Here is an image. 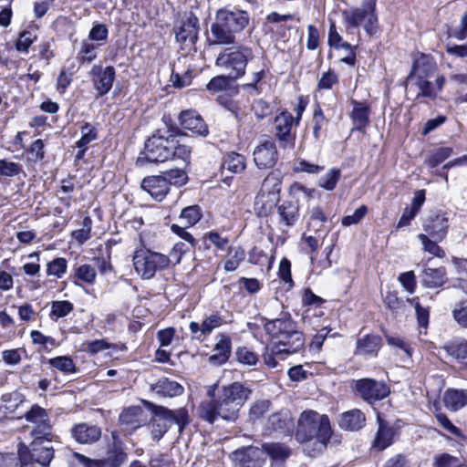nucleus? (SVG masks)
Instances as JSON below:
<instances>
[{"mask_svg":"<svg viewBox=\"0 0 467 467\" xmlns=\"http://www.w3.org/2000/svg\"><path fill=\"white\" fill-rule=\"evenodd\" d=\"M251 393L252 390L240 382L222 387L212 386L207 391L211 400L201 402L198 407V416L210 424L214 423L218 419L234 422Z\"/></svg>","mask_w":467,"mask_h":467,"instance_id":"obj_1","label":"nucleus"},{"mask_svg":"<svg viewBox=\"0 0 467 467\" xmlns=\"http://www.w3.org/2000/svg\"><path fill=\"white\" fill-rule=\"evenodd\" d=\"M273 305L282 308L280 317H260L264 330L273 346V353L289 355L298 352L305 345L303 332L299 329L297 322L292 318L291 314L284 311L282 304L275 300Z\"/></svg>","mask_w":467,"mask_h":467,"instance_id":"obj_2","label":"nucleus"},{"mask_svg":"<svg viewBox=\"0 0 467 467\" xmlns=\"http://www.w3.org/2000/svg\"><path fill=\"white\" fill-rule=\"evenodd\" d=\"M332 429L330 420L326 414L315 410H304L298 419L296 439L301 443L315 440L317 451H322L331 438Z\"/></svg>","mask_w":467,"mask_h":467,"instance_id":"obj_3","label":"nucleus"},{"mask_svg":"<svg viewBox=\"0 0 467 467\" xmlns=\"http://www.w3.org/2000/svg\"><path fill=\"white\" fill-rule=\"evenodd\" d=\"M142 403L155 417L150 420L151 424V437L155 441H160L169 431V423H175L180 433L190 423L189 412L185 408L170 410L148 400H142Z\"/></svg>","mask_w":467,"mask_h":467,"instance_id":"obj_4","label":"nucleus"},{"mask_svg":"<svg viewBox=\"0 0 467 467\" xmlns=\"http://www.w3.org/2000/svg\"><path fill=\"white\" fill-rule=\"evenodd\" d=\"M253 58V49L240 45L221 51L216 57L215 66L226 71L233 79H238L245 74L246 66Z\"/></svg>","mask_w":467,"mask_h":467,"instance_id":"obj_5","label":"nucleus"},{"mask_svg":"<svg viewBox=\"0 0 467 467\" xmlns=\"http://www.w3.org/2000/svg\"><path fill=\"white\" fill-rule=\"evenodd\" d=\"M52 434L31 436L32 441L28 446L20 445L18 455L26 467H32L35 463L42 467L49 466L54 458L55 450L52 446Z\"/></svg>","mask_w":467,"mask_h":467,"instance_id":"obj_6","label":"nucleus"},{"mask_svg":"<svg viewBox=\"0 0 467 467\" xmlns=\"http://www.w3.org/2000/svg\"><path fill=\"white\" fill-rule=\"evenodd\" d=\"M376 5L377 0H363L359 7L343 10L342 16L347 30L357 28L362 25L368 35L376 34L379 28Z\"/></svg>","mask_w":467,"mask_h":467,"instance_id":"obj_7","label":"nucleus"},{"mask_svg":"<svg viewBox=\"0 0 467 467\" xmlns=\"http://www.w3.org/2000/svg\"><path fill=\"white\" fill-rule=\"evenodd\" d=\"M171 143L165 140L162 130L159 129L145 141L144 150L140 153L136 165L159 163L171 160Z\"/></svg>","mask_w":467,"mask_h":467,"instance_id":"obj_8","label":"nucleus"},{"mask_svg":"<svg viewBox=\"0 0 467 467\" xmlns=\"http://www.w3.org/2000/svg\"><path fill=\"white\" fill-rule=\"evenodd\" d=\"M172 32L181 50L187 53L195 50V45L199 40V18L193 12L185 13L174 25Z\"/></svg>","mask_w":467,"mask_h":467,"instance_id":"obj_9","label":"nucleus"},{"mask_svg":"<svg viewBox=\"0 0 467 467\" xmlns=\"http://www.w3.org/2000/svg\"><path fill=\"white\" fill-rule=\"evenodd\" d=\"M133 266L142 279H151L158 271L168 267L166 255L149 249L136 250L133 255Z\"/></svg>","mask_w":467,"mask_h":467,"instance_id":"obj_10","label":"nucleus"},{"mask_svg":"<svg viewBox=\"0 0 467 467\" xmlns=\"http://www.w3.org/2000/svg\"><path fill=\"white\" fill-rule=\"evenodd\" d=\"M351 389L356 396L369 404L387 398L390 392L389 386L385 382L372 379L353 380Z\"/></svg>","mask_w":467,"mask_h":467,"instance_id":"obj_11","label":"nucleus"},{"mask_svg":"<svg viewBox=\"0 0 467 467\" xmlns=\"http://www.w3.org/2000/svg\"><path fill=\"white\" fill-rule=\"evenodd\" d=\"M275 135L283 148L293 149L295 146L296 135L292 133V128L296 125L293 115L285 110L275 118Z\"/></svg>","mask_w":467,"mask_h":467,"instance_id":"obj_12","label":"nucleus"},{"mask_svg":"<svg viewBox=\"0 0 467 467\" xmlns=\"http://www.w3.org/2000/svg\"><path fill=\"white\" fill-rule=\"evenodd\" d=\"M93 87L98 97H102L109 92L115 80L116 70L114 67H103L100 65H94L89 72Z\"/></svg>","mask_w":467,"mask_h":467,"instance_id":"obj_13","label":"nucleus"},{"mask_svg":"<svg viewBox=\"0 0 467 467\" xmlns=\"http://www.w3.org/2000/svg\"><path fill=\"white\" fill-rule=\"evenodd\" d=\"M26 421L34 424L30 436H47L52 433V425L49 416L45 409L37 404H34L25 414Z\"/></svg>","mask_w":467,"mask_h":467,"instance_id":"obj_14","label":"nucleus"},{"mask_svg":"<svg viewBox=\"0 0 467 467\" xmlns=\"http://www.w3.org/2000/svg\"><path fill=\"white\" fill-rule=\"evenodd\" d=\"M215 16L235 34L242 32L249 24V14L241 9L220 8Z\"/></svg>","mask_w":467,"mask_h":467,"instance_id":"obj_15","label":"nucleus"},{"mask_svg":"<svg viewBox=\"0 0 467 467\" xmlns=\"http://www.w3.org/2000/svg\"><path fill=\"white\" fill-rule=\"evenodd\" d=\"M425 234L431 238L442 241L445 239L449 229V217L447 213L438 212L430 214L423 225Z\"/></svg>","mask_w":467,"mask_h":467,"instance_id":"obj_16","label":"nucleus"},{"mask_svg":"<svg viewBox=\"0 0 467 467\" xmlns=\"http://www.w3.org/2000/svg\"><path fill=\"white\" fill-rule=\"evenodd\" d=\"M278 161V151L275 142L266 140L254 150V161L259 169L273 168Z\"/></svg>","mask_w":467,"mask_h":467,"instance_id":"obj_17","label":"nucleus"},{"mask_svg":"<svg viewBox=\"0 0 467 467\" xmlns=\"http://www.w3.org/2000/svg\"><path fill=\"white\" fill-rule=\"evenodd\" d=\"M206 41L210 47L230 46L235 44L236 34L215 16L214 22L211 25V34Z\"/></svg>","mask_w":467,"mask_h":467,"instance_id":"obj_18","label":"nucleus"},{"mask_svg":"<svg viewBox=\"0 0 467 467\" xmlns=\"http://www.w3.org/2000/svg\"><path fill=\"white\" fill-rule=\"evenodd\" d=\"M436 70L435 60L430 56L421 54L412 64L411 70L406 78V86L413 79L432 78Z\"/></svg>","mask_w":467,"mask_h":467,"instance_id":"obj_19","label":"nucleus"},{"mask_svg":"<svg viewBox=\"0 0 467 467\" xmlns=\"http://www.w3.org/2000/svg\"><path fill=\"white\" fill-rule=\"evenodd\" d=\"M445 82V78L441 75L436 78L434 82H431L430 78H419L410 81L409 85L418 89L416 99L422 97L434 100L443 88Z\"/></svg>","mask_w":467,"mask_h":467,"instance_id":"obj_20","label":"nucleus"},{"mask_svg":"<svg viewBox=\"0 0 467 467\" xmlns=\"http://www.w3.org/2000/svg\"><path fill=\"white\" fill-rule=\"evenodd\" d=\"M234 457L240 467H261L265 462L264 450L254 446L236 450Z\"/></svg>","mask_w":467,"mask_h":467,"instance_id":"obj_21","label":"nucleus"},{"mask_svg":"<svg viewBox=\"0 0 467 467\" xmlns=\"http://www.w3.org/2000/svg\"><path fill=\"white\" fill-rule=\"evenodd\" d=\"M141 188L158 202H161L170 192L169 183L161 174L144 178Z\"/></svg>","mask_w":467,"mask_h":467,"instance_id":"obj_22","label":"nucleus"},{"mask_svg":"<svg viewBox=\"0 0 467 467\" xmlns=\"http://www.w3.org/2000/svg\"><path fill=\"white\" fill-rule=\"evenodd\" d=\"M181 126L199 136L208 135V127L202 118L195 110H184L179 115Z\"/></svg>","mask_w":467,"mask_h":467,"instance_id":"obj_23","label":"nucleus"},{"mask_svg":"<svg viewBox=\"0 0 467 467\" xmlns=\"http://www.w3.org/2000/svg\"><path fill=\"white\" fill-rule=\"evenodd\" d=\"M379 428L374 439L372 447L378 451H383L390 446L394 441L396 430L389 421L378 416Z\"/></svg>","mask_w":467,"mask_h":467,"instance_id":"obj_24","label":"nucleus"},{"mask_svg":"<svg viewBox=\"0 0 467 467\" xmlns=\"http://www.w3.org/2000/svg\"><path fill=\"white\" fill-rule=\"evenodd\" d=\"M420 276L422 285L427 288L441 287L448 280L447 271L443 266L437 268L424 266Z\"/></svg>","mask_w":467,"mask_h":467,"instance_id":"obj_25","label":"nucleus"},{"mask_svg":"<svg viewBox=\"0 0 467 467\" xmlns=\"http://www.w3.org/2000/svg\"><path fill=\"white\" fill-rule=\"evenodd\" d=\"M119 421L130 429L136 430L148 422L144 410L140 406H132L124 410L119 415Z\"/></svg>","mask_w":467,"mask_h":467,"instance_id":"obj_26","label":"nucleus"},{"mask_svg":"<svg viewBox=\"0 0 467 467\" xmlns=\"http://www.w3.org/2000/svg\"><path fill=\"white\" fill-rule=\"evenodd\" d=\"M71 433L78 443L90 444L99 440L101 430L96 425L79 423L72 428Z\"/></svg>","mask_w":467,"mask_h":467,"instance_id":"obj_27","label":"nucleus"},{"mask_svg":"<svg viewBox=\"0 0 467 467\" xmlns=\"http://www.w3.org/2000/svg\"><path fill=\"white\" fill-rule=\"evenodd\" d=\"M366 416L358 409H353L339 415L338 425L341 429L355 431L365 426Z\"/></svg>","mask_w":467,"mask_h":467,"instance_id":"obj_28","label":"nucleus"},{"mask_svg":"<svg viewBox=\"0 0 467 467\" xmlns=\"http://www.w3.org/2000/svg\"><path fill=\"white\" fill-rule=\"evenodd\" d=\"M150 389L160 397L173 398L182 395L184 388L177 381L161 378L157 382L150 384Z\"/></svg>","mask_w":467,"mask_h":467,"instance_id":"obj_29","label":"nucleus"},{"mask_svg":"<svg viewBox=\"0 0 467 467\" xmlns=\"http://www.w3.org/2000/svg\"><path fill=\"white\" fill-rule=\"evenodd\" d=\"M353 109L350 118L354 124L353 130L362 131L369 124V106L364 102L352 100Z\"/></svg>","mask_w":467,"mask_h":467,"instance_id":"obj_30","label":"nucleus"},{"mask_svg":"<svg viewBox=\"0 0 467 467\" xmlns=\"http://www.w3.org/2000/svg\"><path fill=\"white\" fill-rule=\"evenodd\" d=\"M381 347V337L368 334L357 340L355 354L359 356L376 355Z\"/></svg>","mask_w":467,"mask_h":467,"instance_id":"obj_31","label":"nucleus"},{"mask_svg":"<svg viewBox=\"0 0 467 467\" xmlns=\"http://www.w3.org/2000/svg\"><path fill=\"white\" fill-rule=\"evenodd\" d=\"M442 348L453 359L467 366V340L455 338L445 343Z\"/></svg>","mask_w":467,"mask_h":467,"instance_id":"obj_32","label":"nucleus"},{"mask_svg":"<svg viewBox=\"0 0 467 467\" xmlns=\"http://www.w3.org/2000/svg\"><path fill=\"white\" fill-rule=\"evenodd\" d=\"M231 348V339L224 335H221V338L213 349L215 353L209 358L210 362L218 366L224 364L230 357Z\"/></svg>","mask_w":467,"mask_h":467,"instance_id":"obj_33","label":"nucleus"},{"mask_svg":"<svg viewBox=\"0 0 467 467\" xmlns=\"http://www.w3.org/2000/svg\"><path fill=\"white\" fill-rule=\"evenodd\" d=\"M443 401L446 408L457 411L467 404V390L449 389L444 394Z\"/></svg>","mask_w":467,"mask_h":467,"instance_id":"obj_34","label":"nucleus"},{"mask_svg":"<svg viewBox=\"0 0 467 467\" xmlns=\"http://www.w3.org/2000/svg\"><path fill=\"white\" fill-rule=\"evenodd\" d=\"M292 427V417L287 410L273 413L268 419V428L273 431L285 432Z\"/></svg>","mask_w":467,"mask_h":467,"instance_id":"obj_35","label":"nucleus"},{"mask_svg":"<svg viewBox=\"0 0 467 467\" xmlns=\"http://www.w3.org/2000/svg\"><path fill=\"white\" fill-rule=\"evenodd\" d=\"M281 223L292 226L298 219V205L294 202H284L277 208Z\"/></svg>","mask_w":467,"mask_h":467,"instance_id":"obj_36","label":"nucleus"},{"mask_svg":"<svg viewBox=\"0 0 467 467\" xmlns=\"http://www.w3.org/2000/svg\"><path fill=\"white\" fill-rule=\"evenodd\" d=\"M327 119L323 114L321 108L317 105L313 113L312 134L316 142H320L326 136Z\"/></svg>","mask_w":467,"mask_h":467,"instance_id":"obj_37","label":"nucleus"},{"mask_svg":"<svg viewBox=\"0 0 467 467\" xmlns=\"http://www.w3.org/2000/svg\"><path fill=\"white\" fill-rule=\"evenodd\" d=\"M171 159L181 161L184 168L190 165L192 147L182 140H177L173 144H171Z\"/></svg>","mask_w":467,"mask_h":467,"instance_id":"obj_38","label":"nucleus"},{"mask_svg":"<svg viewBox=\"0 0 467 467\" xmlns=\"http://www.w3.org/2000/svg\"><path fill=\"white\" fill-rule=\"evenodd\" d=\"M262 449L264 450L265 456L268 455L274 461L283 462L291 454L290 449L286 445L279 442L265 443Z\"/></svg>","mask_w":467,"mask_h":467,"instance_id":"obj_39","label":"nucleus"},{"mask_svg":"<svg viewBox=\"0 0 467 467\" xmlns=\"http://www.w3.org/2000/svg\"><path fill=\"white\" fill-rule=\"evenodd\" d=\"M161 120L165 126L164 129H161L162 133L164 134L165 140H167L171 144H173L177 140H182L187 137V134L172 122L170 116L164 115Z\"/></svg>","mask_w":467,"mask_h":467,"instance_id":"obj_40","label":"nucleus"},{"mask_svg":"<svg viewBox=\"0 0 467 467\" xmlns=\"http://www.w3.org/2000/svg\"><path fill=\"white\" fill-rule=\"evenodd\" d=\"M223 167L233 173H240L246 167L245 157L234 151L229 152L223 158Z\"/></svg>","mask_w":467,"mask_h":467,"instance_id":"obj_41","label":"nucleus"},{"mask_svg":"<svg viewBox=\"0 0 467 467\" xmlns=\"http://www.w3.org/2000/svg\"><path fill=\"white\" fill-rule=\"evenodd\" d=\"M98 44L84 39L81 42L79 51L78 53V58L81 64L91 63L97 57V49L99 47Z\"/></svg>","mask_w":467,"mask_h":467,"instance_id":"obj_42","label":"nucleus"},{"mask_svg":"<svg viewBox=\"0 0 467 467\" xmlns=\"http://www.w3.org/2000/svg\"><path fill=\"white\" fill-rule=\"evenodd\" d=\"M202 216L200 206L191 205L182 210L179 219L184 227H190L196 224Z\"/></svg>","mask_w":467,"mask_h":467,"instance_id":"obj_43","label":"nucleus"},{"mask_svg":"<svg viewBox=\"0 0 467 467\" xmlns=\"http://www.w3.org/2000/svg\"><path fill=\"white\" fill-rule=\"evenodd\" d=\"M228 256L224 262L223 268L226 272H233L244 260L245 252L242 247H229Z\"/></svg>","mask_w":467,"mask_h":467,"instance_id":"obj_44","label":"nucleus"},{"mask_svg":"<svg viewBox=\"0 0 467 467\" xmlns=\"http://www.w3.org/2000/svg\"><path fill=\"white\" fill-rule=\"evenodd\" d=\"M49 365L63 372L64 374H72L77 371V367L73 359L68 356H58L48 360Z\"/></svg>","mask_w":467,"mask_h":467,"instance_id":"obj_45","label":"nucleus"},{"mask_svg":"<svg viewBox=\"0 0 467 467\" xmlns=\"http://www.w3.org/2000/svg\"><path fill=\"white\" fill-rule=\"evenodd\" d=\"M74 309V306L71 302L67 300L53 301L51 303V311L49 317L53 321H57L58 318L68 316Z\"/></svg>","mask_w":467,"mask_h":467,"instance_id":"obj_46","label":"nucleus"},{"mask_svg":"<svg viewBox=\"0 0 467 467\" xmlns=\"http://www.w3.org/2000/svg\"><path fill=\"white\" fill-rule=\"evenodd\" d=\"M161 175L164 177L165 181L168 182L169 187L171 185L182 186L186 184L188 181V175L184 167L165 171Z\"/></svg>","mask_w":467,"mask_h":467,"instance_id":"obj_47","label":"nucleus"},{"mask_svg":"<svg viewBox=\"0 0 467 467\" xmlns=\"http://www.w3.org/2000/svg\"><path fill=\"white\" fill-rule=\"evenodd\" d=\"M418 239L420 241L425 252H428L429 254L439 258L445 257L444 250L440 245H438L440 241L434 240L425 234H420L418 235Z\"/></svg>","mask_w":467,"mask_h":467,"instance_id":"obj_48","label":"nucleus"},{"mask_svg":"<svg viewBox=\"0 0 467 467\" xmlns=\"http://www.w3.org/2000/svg\"><path fill=\"white\" fill-rule=\"evenodd\" d=\"M108 36L109 29L107 26L105 24L96 22L93 24L88 33V39L101 47L107 42Z\"/></svg>","mask_w":467,"mask_h":467,"instance_id":"obj_49","label":"nucleus"},{"mask_svg":"<svg viewBox=\"0 0 467 467\" xmlns=\"http://www.w3.org/2000/svg\"><path fill=\"white\" fill-rule=\"evenodd\" d=\"M81 138L76 142L78 148H88V145L98 139V130L88 122L84 123L81 128Z\"/></svg>","mask_w":467,"mask_h":467,"instance_id":"obj_50","label":"nucleus"},{"mask_svg":"<svg viewBox=\"0 0 467 467\" xmlns=\"http://www.w3.org/2000/svg\"><path fill=\"white\" fill-rule=\"evenodd\" d=\"M128 458L127 453L120 446L114 444L112 450L109 452L107 458L104 459L106 467H119Z\"/></svg>","mask_w":467,"mask_h":467,"instance_id":"obj_51","label":"nucleus"},{"mask_svg":"<svg viewBox=\"0 0 467 467\" xmlns=\"http://www.w3.org/2000/svg\"><path fill=\"white\" fill-rule=\"evenodd\" d=\"M192 248L191 244H186L184 242L176 243L171 248L169 255H166L168 259V266L170 264L173 265L181 263L182 256L187 254L190 249Z\"/></svg>","mask_w":467,"mask_h":467,"instance_id":"obj_52","label":"nucleus"},{"mask_svg":"<svg viewBox=\"0 0 467 467\" xmlns=\"http://www.w3.org/2000/svg\"><path fill=\"white\" fill-rule=\"evenodd\" d=\"M234 80L230 78L228 73L227 75L216 76L208 82L206 88L213 93L223 91L229 88L231 82Z\"/></svg>","mask_w":467,"mask_h":467,"instance_id":"obj_53","label":"nucleus"},{"mask_svg":"<svg viewBox=\"0 0 467 467\" xmlns=\"http://www.w3.org/2000/svg\"><path fill=\"white\" fill-rule=\"evenodd\" d=\"M340 176V170L332 168L326 174L320 177L318 185L327 191H332L335 189Z\"/></svg>","mask_w":467,"mask_h":467,"instance_id":"obj_54","label":"nucleus"},{"mask_svg":"<svg viewBox=\"0 0 467 467\" xmlns=\"http://www.w3.org/2000/svg\"><path fill=\"white\" fill-rule=\"evenodd\" d=\"M67 262L63 257H57L47 265V274L50 276L61 278L67 272Z\"/></svg>","mask_w":467,"mask_h":467,"instance_id":"obj_55","label":"nucleus"},{"mask_svg":"<svg viewBox=\"0 0 467 467\" xmlns=\"http://www.w3.org/2000/svg\"><path fill=\"white\" fill-rule=\"evenodd\" d=\"M97 273L90 265H81L75 269L74 277L88 285H92L96 280Z\"/></svg>","mask_w":467,"mask_h":467,"instance_id":"obj_56","label":"nucleus"},{"mask_svg":"<svg viewBox=\"0 0 467 467\" xmlns=\"http://www.w3.org/2000/svg\"><path fill=\"white\" fill-rule=\"evenodd\" d=\"M407 301L412 304L415 307L419 327L426 329L428 327L430 318L429 309L420 306L418 297H413L411 299L408 298Z\"/></svg>","mask_w":467,"mask_h":467,"instance_id":"obj_57","label":"nucleus"},{"mask_svg":"<svg viewBox=\"0 0 467 467\" xmlns=\"http://www.w3.org/2000/svg\"><path fill=\"white\" fill-rule=\"evenodd\" d=\"M453 152L451 147H441L433 151L427 160V164L431 168L437 167L447 160Z\"/></svg>","mask_w":467,"mask_h":467,"instance_id":"obj_58","label":"nucleus"},{"mask_svg":"<svg viewBox=\"0 0 467 467\" xmlns=\"http://www.w3.org/2000/svg\"><path fill=\"white\" fill-rule=\"evenodd\" d=\"M271 402L268 400H262L254 402L249 410V419L253 421L259 420L270 410Z\"/></svg>","mask_w":467,"mask_h":467,"instance_id":"obj_59","label":"nucleus"},{"mask_svg":"<svg viewBox=\"0 0 467 467\" xmlns=\"http://www.w3.org/2000/svg\"><path fill=\"white\" fill-rule=\"evenodd\" d=\"M462 461L449 453L438 454L434 457L433 467H461Z\"/></svg>","mask_w":467,"mask_h":467,"instance_id":"obj_60","label":"nucleus"},{"mask_svg":"<svg viewBox=\"0 0 467 467\" xmlns=\"http://www.w3.org/2000/svg\"><path fill=\"white\" fill-rule=\"evenodd\" d=\"M235 356L238 362L248 366L255 365L258 361V356L246 347L238 348Z\"/></svg>","mask_w":467,"mask_h":467,"instance_id":"obj_61","label":"nucleus"},{"mask_svg":"<svg viewBox=\"0 0 467 467\" xmlns=\"http://www.w3.org/2000/svg\"><path fill=\"white\" fill-rule=\"evenodd\" d=\"M278 276L288 285V288L294 286V281L291 275V262L287 258H283L279 264Z\"/></svg>","mask_w":467,"mask_h":467,"instance_id":"obj_62","label":"nucleus"},{"mask_svg":"<svg viewBox=\"0 0 467 467\" xmlns=\"http://www.w3.org/2000/svg\"><path fill=\"white\" fill-rule=\"evenodd\" d=\"M36 36L32 32L23 31L16 43V48L19 52L27 53L30 46L34 43Z\"/></svg>","mask_w":467,"mask_h":467,"instance_id":"obj_63","label":"nucleus"},{"mask_svg":"<svg viewBox=\"0 0 467 467\" xmlns=\"http://www.w3.org/2000/svg\"><path fill=\"white\" fill-rule=\"evenodd\" d=\"M450 37H454L457 40H464L467 37V13L462 16L460 25L448 31Z\"/></svg>","mask_w":467,"mask_h":467,"instance_id":"obj_64","label":"nucleus"}]
</instances>
